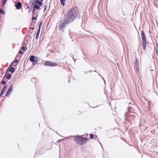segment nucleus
<instances>
[{"mask_svg": "<svg viewBox=\"0 0 158 158\" xmlns=\"http://www.w3.org/2000/svg\"><path fill=\"white\" fill-rule=\"evenodd\" d=\"M79 11L77 8H72L69 10L66 16V19L70 23L77 17Z\"/></svg>", "mask_w": 158, "mask_h": 158, "instance_id": "nucleus-1", "label": "nucleus"}, {"mask_svg": "<svg viewBox=\"0 0 158 158\" xmlns=\"http://www.w3.org/2000/svg\"><path fill=\"white\" fill-rule=\"evenodd\" d=\"M74 140L77 144L82 145L85 144L88 139L86 138L78 135L75 137Z\"/></svg>", "mask_w": 158, "mask_h": 158, "instance_id": "nucleus-2", "label": "nucleus"}, {"mask_svg": "<svg viewBox=\"0 0 158 158\" xmlns=\"http://www.w3.org/2000/svg\"><path fill=\"white\" fill-rule=\"evenodd\" d=\"M141 35L142 39V46L144 49L145 50L146 48L147 40L146 35L143 31H141Z\"/></svg>", "mask_w": 158, "mask_h": 158, "instance_id": "nucleus-3", "label": "nucleus"}, {"mask_svg": "<svg viewBox=\"0 0 158 158\" xmlns=\"http://www.w3.org/2000/svg\"><path fill=\"white\" fill-rule=\"evenodd\" d=\"M69 22L66 19L60 21L59 23V28L61 31L63 30L66 24L69 23Z\"/></svg>", "mask_w": 158, "mask_h": 158, "instance_id": "nucleus-4", "label": "nucleus"}, {"mask_svg": "<svg viewBox=\"0 0 158 158\" xmlns=\"http://www.w3.org/2000/svg\"><path fill=\"white\" fill-rule=\"evenodd\" d=\"M136 115V114L132 112L128 111L126 114V117L127 118H129L132 117H135Z\"/></svg>", "mask_w": 158, "mask_h": 158, "instance_id": "nucleus-5", "label": "nucleus"}, {"mask_svg": "<svg viewBox=\"0 0 158 158\" xmlns=\"http://www.w3.org/2000/svg\"><path fill=\"white\" fill-rule=\"evenodd\" d=\"M44 64L45 66L50 67L56 66L57 65V64L56 63L49 61H45Z\"/></svg>", "mask_w": 158, "mask_h": 158, "instance_id": "nucleus-6", "label": "nucleus"}, {"mask_svg": "<svg viewBox=\"0 0 158 158\" xmlns=\"http://www.w3.org/2000/svg\"><path fill=\"white\" fill-rule=\"evenodd\" d=\"M13 89V86L12 85H11L9 89H8L7 92L6 96H9L11 92Z\"/></svg>", "mask_w": 158, "mask_h": 158, "instance_id": "nucleus-7", "label": "nucleus"}, {"mask_svg": "<svg viewBox=\"0 0 158 158\" xmlns=\"http://www.w3.org/2000/svg\"><path fill=\"white\" fill-rule=\"evenodd\" d=\"M35 56H31L30 60L32 62H34V64H36L37 63V61L36 60H35L34 59L35 58Z\"/></svg>", "mask_w": 158, "mask_h": 158, "instance_id": "nucleus-8", "label": "nucleus"}, {"mask_svg": "<svg viewBox=\"0 0 158 158\" xmlns=\"http://www.w3.org/2000/svg\"><path fill=\"white\" fill-rule=\"evenodd\" d=\"M22 6L21 3L20 2H18L17 4L15 5V7L17 9H20Z\"/></svg>", "mask_w": 158, "mask_h": 158, "instance_id": "nucleus-9", "label": "nucleus"}, {"mask_svg": "<svg viewBox=\"0 0 158 158\" xmlns=\"http://www.w3.org/2000/svg\"><path fill=\"white\" fill-rule=\"evenodd\" d=\"M35 2L36 4H38L40 6H42L43 5V2L39 1V0H36Z\"/></svg>", "mask_w": 158, "mask_h": 158, "instance_id": "nucleus-10", "label": "nucleus"}, {"mask_svg": "<svg viewBox=\"0 0 158 158\" xmlns=\"http://www.w3.org/2000/svg\"><path fill=\"white\" fill-rule=\"evenodd\" d=\"M34 7L35 9H39L40 8V6L35 3L34 4Z\"/></svg>", "mask_w": 158, "mask_h": 158, "instance_id": "nucleus-11", "label": "nucleus"}, {"mask_svg": "<svg viewBox=\"0 0 158 158\" xmlns=\"http://www.w3.org/2000/svg\"><path fill=\"white\" fill-rule=\"evenodd\" d=\"M40 29H39L37 33H36V39H37L38 37H39V34H40Z\"/></svg>", "mask_w": 158, "mask_h": 158, "instance_id": "nucleus-12", "label": "nucleus"}, {"mask_svg": "<svg viewBox=\"0 0 158 158\" xmlns=\"http://www.w3.org/2000/svg\"><path fill=\"white\" fill-rule=\"evenodd\" d=\"M65 1L66 0H60L61 3L63 6H64Z\"/></svg>", "mask_w": 158, "mask_h": 158, "instance_id": "nucleus-13", "label": "nucleus"}, {"mask_svg": "<svg viewBox=\"0 0 158 158\" xmlns=\"http://www.w3.org/2000/svg\"><path fill=\"white\" fill-rule=\"evenodd\" d=\"M10 71L12 73H13L15 71V69L14 67H12L10 69Z\"/></svg>", "mask_w": 158, "mask_h": 158, "instance_id": "nucleus-14", "label": "nucleus"}, {"mask_svg": "<svg viewBox=\"0 0 158 158\" xmlns=\"http://www.w3.org/2000/svg\"><path fill=\"white\" fill-rule=\"evenodd\" d=\"M11 75L10 74H8L6 75V77L7 79H9L11 78Z\"/></svg>", "mask_w": 158, "mask_h": 158, "instance_id": "nucleus-15", "label": "nucleus"}, {"mask_svg": "<svg viewBox=\"0 0 158 158\" xmlns=\"http://www.w3.org/2000/svg\"><path fill=\"white\" fill-rule=\"evenodd\" d=\"M0 13L4 15L5 14V12L3 10L0 9Z\"/></svg>", "mask_w": 158, "mask_h": 158, "instance_id": "nucleus-16", "label": "nucleus"}, {"mask_svg": "<svg viewBox=\"0 0 158 158\" xmlns=\"http://www.w3.org/2000/svg\"><path fill=\"white\" fill-rule=\"evenodd\" d=\"M7 1V0H3L2 4L3 6H4L5 5Z\"/></svg>", "mask_w": 158, "mask_h": 158, "instance_id": "nucleus-17", "label": "nucleus"}, {"mask_svg": "<svg viewBox=\"0 0 158 158\" xmlns=\"http://www.w3.org/2000/svg\"><path fill=\"white\" fill-rule=\"evenodd\" d=\"M43 22H41L39 25V29H40V28L42 26V24Z\"/></svg>", "mask_w": 158, "mask_h": 158, "instance_id": "nucleus-18", "label": "nucleus"}, {"mask_svg": "<svg viewBox=\"0 0 158 158\" xmlns=\"http://www.w3.org/2000/svg\"><path fill=\"white\" fill-rule=\"evenodd\" d=\"M26 46H23L22 48V49L24 51V50H26Z\"/></svg>", "mask_w": 158, "mask_h": 158, "instance_id": "nucleus-19", "label": "nucleus"}, {"mask_svg": "<svg viewBox=\"0 0 158 158\" xmlns=\"http://www.w3.org/2000/svg\"><path fill=\"white\" fill-rule=\"evenodd\" d=\"M94 135L93 134H90V139H93L94 138Z\"/></svg>", "mask_w": 158, "mask_h": 158, "instance_id": "nucleus-20", "label": "nucleus"}, {"mask_svg": "<svg viewBox=\"0 0 158 158\" xmlns=\"http://www.w3.org/2000/svg\"><path fill=\"white\" fill-rule=\"evenodd\" d=\"M7 87V85H5V86H4V87L3 88V90L5 91L6 90V89Z\"/></svg>", "mask_w": 158, "mask_h": 158, "instance_id": "nucleus-21", "label": "nucleus"}, {"mask_svg": "<svg viewBox=\"0 0 158 158\" xmlns=\"http://www.w3.org/2000/svg\"><path fill=\"white\" fill-rule=\"evenodd\" d=\"M1 82L2 83L3 85L5 84L6 83V81H2Z\"/></svg>", "mask_w": 158, "mask_h": 158, "instance_id": "nucleus-22", "label": "nucleus"}, {"mask_svg": "<svg viewBox=\"0 0 158 158\" xmlns=\"http://www.w3.org/2000/svg\"><path fill=\"white\" fill-rule=\"evenodd\" d=\"M36 19V18L35 17H33L32 18V20H35Z\"/></svg>", "mask_w": 158, "mask_h": 158, "instance_id": "nucleus-23", "label": "nucleus"}, {"mask_svg": "<svg viewBox=\"0 0 158 158\" xmlns=\"http://www.w3.org/2000/svg\"><path fill=\"white\" fill-rule=\"evenodd\" d=\"M43 8H44V11H45V10H46V9H47V6L46 5H44L43 6Z\"/></svg>", "mask_w": 158, "mask_h": 158, "instance_id": "nucleus-24", "label": "nucleus"}, {"mask_svg": "<svg viewBox=\"0 0 158 158\" xmlns=\"http://www.w3.org/2000/svg\"><path fill=\"white\" fill-rule=\"evenodd\" d=\"M19 53L20 54H22L23 53V52L22 51H19Z\"/></svg>", "mask_w": 158, "mask_h": 158, "instance_id": "nucleus-25", "label": "nucleus"}, {"mask_svg": "<svg viewBox=\"0 0 158 158\" xmlns=\"http://www.w3.org/2000/svg\"><path fill=\"white\" fill-rule=\"evenodd\" d=\"M135 65H136V64H137V65H138V62H137V60H136L135 62Z\"/></svg>", "mask_w": 158, "mask_h": 158, "instance_id": "nucleus-26", "label": "nucleus"}, {"mask_svg": "<svg viewBox=\"0 0 158 158\" xmlns=\"http://www.w3.org/2000/svg\"><path fill=\"white\" fill-rule=\"evenodd\" d=\"M18 62V61L17 60H15V63H17Z\"/></svg>", "mask_w": 158, "mask_h": 158, "instance_id": "nucleus-27", "label": "nucleus"}, {"mask_svg": "<svg viewBox=\"0 0 158 158\" xmlns=\"http://www.w3.org/2000/svg\"><path fill=\"white\" fill-rule=\"evenodd\" d=\"M35 10V8H34V7H33V10H32L33 13H34V12Z\"/></svg>", "mask_w": 158, "mask_h": 158, "instance_id": "nucleus-28", "label": "nucleus"}, {"mask_svg": "<svg viewBox=\"0 0 158 158\" xmlns=\"http://www.w3.org/2000/svg\"><path fill=\"white\" fill-rule=\"evenodd\" d=\"M31 29L33 30L34 29V27H31Z\"/></svg>", "mask_w": 158, "mask_h": 158, "instance_id": "nucleus-29", "label": "nucleus"}, {"mask_svg": "<svg viewBox=\"0 0 158 158\" xmlns=\"http://www.w3.org/2000/svg\"><path fill=\"white\" fill-rule=\"evenodd\" d=\"M31 9L29 10V12H30L31 11Z\"/></svg>", "mask_w": 158, "mask_h": 158, "instance_id": "nucleus-30", "label": "nucleus"}, {"mask_svg": "<svg viewBox=\"0 0 158 158\" xmlns=\"http://www.w3.org/2000/svg\"><path fill=\"white\" fill-rule=\"evenodd\" d=\"M12 64H11L10 65V67H11V66H12Z\"/></svg>", "mask_w": 158, "mask_h": 158, "instance_id": "nucleus-31", "label": "nucleus"}, {"mask_svg": "<svg viewBox=\"0 0 158 158\" xmlns=\"http://www.w3.org/2000/svg\"><path fill=\"white\" fill-rule=\"evenodd\" d=\"M150 101H149V102H148V103H149H149H150Z\"/></svg>", "mask_w": 158, "mask_h": 158, "instance_id": "nucleus-32", "label": "nucleus"}]
</instances>
